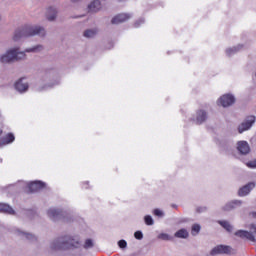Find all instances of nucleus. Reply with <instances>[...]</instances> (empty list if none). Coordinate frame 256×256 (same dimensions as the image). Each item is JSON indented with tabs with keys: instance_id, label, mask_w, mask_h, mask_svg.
<instances>
[{
	"instance_id": "1",
	"label": "nucleus",
	"mask_w": 256,
	"mask_h": 256,
	"mask_svg": "<svg viewBox=\"0 0 256 256\" xmlns=\"http://www.w3.org/2000/svg\"><path fill=\"white\" fill-rule=\"evenodd\" d=\"M83 244L79 236L64 235L54 239L50 244L52 251H74L75 249H81Z\"/></svg>"
},
{
	"instance_id": "2",
	"label": "nucleus",
	"mask_w": 256,
	"mask_h": 256,
	"mask_svg": "<svg viewBox=\"0 0 256 256\" xmlns=\"http://www.w3.org/2000/svg\"><path fill=\"white\" fill-rule=\"evenodd\" d=\"M34 35H40L44 37L45 29L39 26H24L22 29H18L14 34V41H19L21 37H33Z\"/></svg>"
},
{
	"instance_id": "3",
	"label": "nucleus",
	"mask_w": 256,
	"mask_h": 256,
	"mask_svg": "<svg viewBox=\"0 0 256 256\" xmlns=\"http://www.w3.org/2000/svg\"><path fill=\"white\" fill-rule=\"evenodd\" d=\"M25 59V52H20L19 48L8 50L4 55L1 56V63H11V61H19Z\"/></svg>"
},
{
	"instance_id": "4",
	"label": "nucleus",
	"mask_w": 256,
	"mask_h": 256,
	"mask_svg": "<svg viewBox=\"0 0 256 256\" xmlns=\"http://www.w3.org/2000/svg\"><path fill=\"white\" fill-rule=\"evenodd\" d=\"M47 215L51 221H69L67 218V212L63 211V209L50 208L47 211Z\"/></svg>"
},
{
	"instance_id": "5",
	"label": "nucleus",
	"mask_w": 256,
	"mask_h": 256,
	"mask_svg": "<svg viewBox=\"0 0 256 256\" xmlns=\"http://www.w3.org/2000/svg\"><path fill=\"white\" fill-rule=\"evenodd\" d=\"M255 121V115L246 116L244 121L238 126V133H245V131H249V129L255 125Z\"/></svg>"
},
{
	"instance_id": "6",
	"label": "nucleus",
	"mask_w": 256,
	"mask_h": 256,
	"mask_svg": "<svg viewBox=\"0 0 256 256\" xmlns=\"http://www.w3.org/2000/svg\"><path fill=\"white\" fill-rule=\"evenodd\" d=\"M236 101L237 99H235L233 94H224L219 98L218 103H220L222 107L227 108L235 105Z\"/></svg>"
},
{
	"instance_id": "7",
	"label": "nucleus",
	"mask_w": 256,
	"mask_h": 256,
	"mask_svg": "<svg viewBox=\"0 0 256 256\" xmlns=\"http://www.w3.org/2000/svg\"><path fill=\"white\" fill-rule=\"evenodd\" d=\"M236 145V149L239 155H249L251 153V146H249V143L247 141H238Z\"/></svg>"
},
{
	"instance_id": "8",
	"label": "nucleus",
	"mask_w": 256,
	"mask_h": 256,
	"mask_svg": "<svg viewBox=\"0 0 256 256\" xmlns=\"http://www.w3.org/2000/svg\"><path fill=\"white\" fill-rule=\"evenodd\" d=\"M230 253L231 246L218 245L211 250L210 255H230Z\"/></svg>"
},
{
	"instance_id": "9",
	"label": "nucleus",
	"mask_w": 256,
	"mask_h": 256,
	"mask_svg": "<svg viewBox=\"0 0 256 256\" xmlns=\"http://www.w3.org/2000/svg\"><path fill=\"white\" fill-rule=\"evenodd\" d=\"M45 187H47V184L40 180H36L28 184L30 193H37V191H41V189H45Z\"/></svg>"
},
{
	"instance_id": "10",
	"label": "nucleus",
	"mask_w": 256,
	"mask_h": 256,
	"mask_svg": "<svg viewBox=\"0 0 256 256\" xmlns=\"http://www.w3.org/2000/svg\"><path fill=\"white\" fill-rule=\"evenodd\" d=\"M255 186V182H249L246 185L242 186L238 190V197H247V195H249V193H251V191L255 189Z\"/></svg>"
},
{
	"instance_id": "11",
	"label": "nucleus",
	"mask_w": 256,
	"mask_h": 256,
	"mask_svg": "<svg viewBox=\"0 0 256 256\" xmlns=\"http://www.w3.org/2000/svg\"><path fill=\"white\" fill-rule=\"evenodd\" d=\"M131 19V14L121 13L114 16L111 20L112 25H119V23H125Z\"/></svg>"
},
{
	"instance_id": "12",
	"label": "nucleus",
	"mask_w": 256,
	"mask_h": 256,
	"mask_svg": "<svg viewBox=\"0 0 256 256\" xmlns=\"http://www.w3.org/2000/svg\"><path fill=\"white\" fill-rule=\"evenodd\" d=\"M23 79H25V77L18 79L14 84L16 91L19 93H26V91H29V84L23 83Z\"/></svg>"
},
{
	"instance_id": "13",
	"label": "nucleus",
	"mask_w": 256,
	"mask_h": 256,
	"mask_svg": "<svg viewBox=\"0 0 256 256\" xmlns=\"http://www.w3.org/2000/svg\"><path fill=\"white\" fill-rule=\"evenodd\" d=\"M241 205H243V201L241 200H232L228 203H226L223 207H222V211H233V209H236L237 207H241Z\"/></svg>"
},
{
	"instance_id": "14",
	"label": "nucleus",
	"mask_w": 256,
	"mask_h": 256,
	"mask_svg": "<svg viewBox=\"0 0 256 256\" xmlns=\"http://www.w3.org/2000/svg\"><path fill=\"white\" fill-rule=\"evenodd\" d=\"M207 121V112L205 110H198L196 112V125H203Z\"/></svg>"
},
{
	"instance_id": "15",
	"label": "nucleus",
	"mask_w": 256,
	"mask_h": 256,
	"mask_svg": "<svg viewBox=\"0 0 256 256\" xmlns=\"http://www.w3.org/2000/svg\"><path fill=\"white\" fill-rule=\"evenodd\" d=\"M0 213H5L6 215H16V212L9 204L0 203Z\"/></svg>"
},
{
	"instance_id": "16",
	"label": "nucleus",
	"mask_w": 256,
	"mask_h": 256,
	"mask_svg": "<svg viewBox=\"0 0 256 256\" xmlns=\"http://www.w3.org/2000/svg\"><path fill=\"white\" fill-rule=\"evenodd\" d=\"M88 9H89L90 13H97V11L101 10V2L99 0H94L88 6Z\"/></svg>"
},
{
	"instance_id": "17",
	"label": "nucleus",
	"mask_w": 256,
	"mask_h": 256,
	"mask_svg": "<svg viewBox=\"0 0 256 256\" xmlns=\"http://www.w3.org/2000/svg\"><path fill=\"white\" fill-rule=\"evenodd\" d=\"M15 141V135L13 133H8L5 137L0 139V145H9Z\"/></svg>"
},
{
	"instance_id": "18",
	"label": "nucleus",
	"mask_w": 256,
	"mask_h": 256,
	"mask_svg": "<svg viewBox=\"0 0 256 256\" xmlns=\"http://www.w3.org/2000/svg\"><path fill=\"white\" fill-rule=\"evenodd\" d=\"M174 237H177V239H187L189 237V232L187 229L182 228L174 234Z\"/></svg>"
},
{
	"instance_id": "19",
	"label": "nucleus",
	"mask_w": 256,
	"mask_h": 256,
	"mask_svg": "<svg viewBox=\"0 0 256 256\" xmlns=\"http://www.w3.org/2000/svg\"><path fill=\"white\" fill-rule=\"evenodd\" d=\"M46 17L48 19V21H55L56 17H57V10H55L54 8H48L47 12H46Z\"/></svg>"
},
{
	"instance_id": "20",
	"label": "nucleus",
	"mask_w": 256,
	"mask_h": 256,
	"mask_svg": "<svg viewBox=\"0 0 256 256\" xmlns=\"http://www.w3.org/2000/svg\"><path fill=\"white\" fill-rule=\"evenodd\" d=\"M241 49H243V45H238V46H234L232 48H228L226 49V55L228 57H231V55H235V53H239V51H241Z\"/></svg>"
},
{
	"instance_id": "21",
	"label": "nucleus",
	"mask_w": 256,
	"mask_h": 256,
	"mask_svg": "<svg viewBox=\"0 0 256 256\" xmlns=\"http://www.w3.org/2000/svg\"><path fill=\"white\" fill-rule=\"evenodd\" d=\"M218 224L221 225V227H223V229H225L228 233L233 232V226L229 223V221L219 220Z\"/></svg>"
},
{
	"instance_id": "22",
	"label": "nucleus",
	"mask_w": 256,
	"mask_h": 256,
	"mask_svg": "<svg viewBox=\"0 0 256 256\" xmlns=\"http://www.w3.org/2000/svg\"><path fill=\"white\" fill-rule=\"evenodd\" d=\"M18 235H22L23 237H26L28 241H37V237L29 232H23L21 230H17Z\"/></svg>"
},
{
	"instance_id": "23",
	"label": "nucleus",
	"mask_w": 256,
	"mask_h": 256,
	"mask_svg": "<svg viewBox=\"0 0 256 256\" xmlns=\"http://www.w3.org/2000/svg\"><path fill=\"white\" fill-rule=\"evenodd\" d=\"M93 247H95V244L93 243V240L88 238L85 240V243L83 245L84 249H93Z\"/></svg>"
},
{
	"instance_id": "24",
	"label": "nucleus",
	"mask_w": 256,
	"mask_h": 256,
	"mask_svg": "<svg viewBox=\"0 0 256 256\" xmlns=\"http://www.w3.org/2000/svg\"><path fill=\"white\" fill-rule=\"evenodd\" d=\"M97 35V30L89 29L84 32V37H87L88 39L91 37H95Z\"/></svg>"
},
{
	"instance_id": "25",
	"label": "nucleus",
	"mask_w": 256,
	"mask_h": 256,
	"mask_svg": "<svg viewBox=\"0 0 256 256\" xmlns=\"http://www.w3.org/2000/svg\"><path fill=\"white\" fill-rule=\"evenodd\" d=\"M144 222L146 223V225L151 226V225H155V220H153V217L151 215H146L144 217Z\"/></svg>"
},
{
	"instance_id": "26",
	"label": "nucleus",
	"mask_w": 256,
	"mask_h": 256,
	"mask_svg": "<svg viewBox=\"0 0 256 256\" xmlns=\"http://www.w3.org/2000/svg\"><path fill=\"white\" fill-rule=\"evenodd\" d=\"M55 85H59V82H55L54 84H45L38 88V91H45L46 89H51V87H55Z\"/></svg>"
},
{
	"instance_id": "27",
	"label": "nucleus",
	"mask_w": 256,
	"mask_h": 256,
	"mask_svg": "<svg viewBox=\"0 0 256 256\" xmlns=\"http://www.w3.org/2000/svg\"><path fill=\"white\" fill-rule=\"evenodd\" d=\"M43 49V46L38 45L30 49H26V53H37V51H41Z\"/></svg>"
},
{
	"instance_id": "28",
	"label": "nucleus",
	"mask_w": 256,
	"mask_h": 256,
	"mask_svg": "<svg viewBox=\"0 0 256 256\" xmlns=\"http://www.w3.org/2000/svg\"><path fill=\"white\" fill-rule=\"evenodd\" d=\"M158 239H161L162 241H171V236L167 233H161L158 235Z\"/></svg>"
},
{
	"instance_id": "29",
	"label": "nucleus",
	"mask_w": 256,
	"mask_h": 256,
	"mask_svg": "<svg viewBox=\"0 0 256 256\" xmlns=\"http://www.w3.org/2000/svg\"><path fill=\"white\" fill-rule=\"evenodd\" d=\"M199 231H201V225H199V224H194L193 226H192V235H195V233H196V235L199 233Z\"/></svg>"
},
{
	"instance_id": "30",
	"label": "nucleus",
	"mask_w": 256,
	"mask_h": 256,
	"mask_svg": "<svg viewBox=\"0 0 256 256\" xmlns=\"http://www.w3.org/2000/svg\"><path fill=\"white\" fill-rule=\"evenodd\" d=\"M134 237L135 239H137L138 241H141V239H143V232L141 230H137L134 233Z\"/></svg>"
},
{
	"instance_id": "31",
	"label": "nucleus",
	"mask_w": 256,
	"mask_h": 256,
	"mask_svg": "<svg viewBox=\"0 0 256 256\" xmlns=\"http://www.w3.org/2000/svg\"><path fill=\"white\" fill-rule=\"evenodd\" d=\"M153 213L156 217H165V213H163V211L159 210L158 208L154 209Z\"/></svg>"
},
{
	"instance_id": "32",
	"label": "nucleus",
	"mask_w": 256,
	"mask_h": 256,
	"mask_svg": "<svg viewBox=\"0 0 256 256\" xmlns=\"http://www.w3.org/2000/svg\"><path fill=\"white\" fill-rule=\"evenodd\" d=\"M118 247H120V249H127V241L125 240H119L118 241Z\"/></svg>"
},
{
	"instance_id": "33",
	"label": "nucleus",
	"mask_w": 256,
	"mask_h": 256,
	"mask_svg": "<svg viewBox=\"0 0 256 256\" xmlns=\"http://www.w3.org/2000/svg\"><path fill=\"white\" fill-rule=\"evenodd\" d=\"M246 165L249 167V169H256V159L248 162Z\"/></svg>"
},
{
	"instance_id": "34",
	"label": "nucleus",
	"mask_w": 256,
	"mask_h": 256,
	"mask_svg": "<svg viewBox=\"0 0 256 256\" xmlns=\"http://www.w3.org/2000/svg\"><path fill=\"white\" fill-rule=\"evenodd\" d=\"M196 211H197L198 213H204V211H207V207H206V206L198 207V208L196 209Z\"/></svg>"
},
{
	"instance_id": "35",
	"label": "nucleus",
	"mask_w": 256,
	"mask_h": 256,
	"mask_svg": "<svg viewBox=\"0 0 256 256\" xmlns=\"http://www.w3.org/2000/svg\"><path fill=\"white\" fill-rule=\"evenodd\" d=\"M173 209H177V205L176 204H172Z\"/></svg>"
},
{
	"instance_id": "36",
	"label": "nucleus",
	"mask_w": 256,
	"mask_h": 256,
	"mask_svg": "<svg viewBox=\"0 0 256 256\" xmlns=\"http://www.w3.org/2000/svg\"><path fill=\"white\" fill-rule=\"evenodd\" d=\"M252 215H253V217H255V218H256V212H253V213H252Z\"/></svg>"
},
{
	"instance_id": "37",
	"label": "nucleus",
	"mask_w": 256,
	"mask_h": 256,
	"mask_svg": "<svg viewBox=\"0 0 256 256\" xmlns=\"http://www.w3.org/2000/svg\"><path fill=\"white\" fill-rule=\"evenodd\" d=\"M77 1H79V0H73L74 3H77Z\"/></svg>"
}]
</instances>
